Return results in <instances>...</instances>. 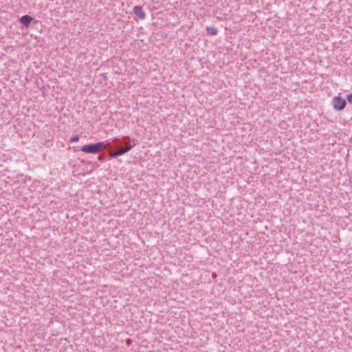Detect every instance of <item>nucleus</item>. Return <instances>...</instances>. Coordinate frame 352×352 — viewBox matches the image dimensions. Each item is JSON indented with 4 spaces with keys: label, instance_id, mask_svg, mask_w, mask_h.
<instances>
[{
    "label": "nucleus",
    "instance_id": "f257e3e1",
    "mask_svg": "<svg viewBox=\"0 0 352 352\" xmlns=\"http://www.w3.org/2000/svg\"><path fill=\"white\" fill-rule=\"evenodd\" d=\"M112 144L117 148V149L115 151H111L109 155L110 157L115 158L129 151L137 144V140L131 139L129 136H124L122 139H113Z\"/></svg>",
    "mask_w": 352,
    "mask_h": 352
},
{
    "label": "nucleus",
    "instance_id": "f03ea898",
    "mask_svg": "<svg viewBox=\"0 0 352 352\" xmlns=\"http://www.w3.org/2000/svg\"><path fill=\"white\" fill-rule=\"evenodd\" d=\"M103 147L109 150L112 149V146L110 143L104 144L103 142H98L96 144L84 145L80 148V150L84 153L96 154L100 152Z\"/></svg>",
    "mask_w": 352,
    "mask_h": 352
},
{
    "label": "nucleus",
    "instance_id": "7ed1b4c3",
    "mask_svg": "<svg viewBox=\"0 0 352 352\" xmlns=\"http://www.w3.org/2000/svg\"><path fill=\"white\" fill-rule=\"evenodd\" d=\"M346 100L340 96H335L332 100V105L334 109L342 111L346 107Z\"/></svg>",
    "mask_w": 352,
    "mask_h": 352
},
{
    "label": "nucleus",
    "instance_id": "20e7f679",
    "mask_svg": "<svg viewBox=\"0 0 352 352\" xmlns=\"http://www.w3.org/2000/svg\"><path fill=\"white\" fill-rule=\"evenodd\" d=\"M133 13L134 14L138 17L140 19H144L146 18V14L144 12L142 7L140 6H135L133 8Z\"/></svg>",
    "mask_w": 352,
    "mask_h": 352
},
{
    "label": "nucleus",
    "instance_id": "39448f33",
    "mask_svg": "<svg viewBox=\"0 0 352 352\" xmlns=\"http://www.w3.org/2000/svg\"><path fill=\"white\" fill-rule=\"evenodd\" d=\"M33 18L29 15H24L20 18V22L25 27H28Z\"/></svg>",
    "mask_w": 352,
    "mask_h": 352
},
{
    "label": "nucleus",
    "instance_id": "423d86ee",
    "mask_svg": "<svg viewBox=\"0 0 352 352\" xmlns=\"http://www.w3.org/2000/svg\"><path fill=\"white\" fill-rule=\"evenodd\" d=\"M206 30L208 34L212 35H217L218 32L217 29L213 26H208Z\"/></svg>",
    "mask_w": 352,
    "mask_h": 352
},
{
    "label": "nucleus",
    "instance_id": "0eeeda50",
    "mask_svg": "<svg viewBox=\"0 0 352 352\" xmlns=\"http://www.w3.org/2000/svg\"><path fill=\"white\" fill-rule=\"evenodd\" d=\"M80 138L78 135H75L70 139L71 142H78Z\"/></svg>",
    "mask_w": 352,
    "mask_h": 352
},
{
    "label": "nucleus",
    "instance_id": "6e6552de",
    "mask_svg": "<svg viewBox=\"0 0 352 352\" xmlns=\"http://www.w3.org/2000/svg\"><path fill=\"white\" fill-rule=\"evenodd\" d=\"M347 100L349 103L352 104V94L346 96Z\"/></svg>",
    "mask_w": 352,
    "mask_h": 352
},
{
    "label": "nucleus",
    "instance_id": "1a4fd4ad",
    "mask_svg": "<svg viewBox=\"0 0 352 352\" xmlns=\"http://www.w3.org/2000/svg\"><path fill=\"white\" fill-rule=\"evenodd\" d=\"M98 160L102 161L103 160V156L102 155H99L98 156Z\"/></svg>",
    "mask_w": 352,
    "mask_h": 352
},
{
    "label": "nucleus",
    "instance_id": "9d476101",
    "mask_svg": "<svg viewBox=\"0 0 352 352\" xmlns=\"http://www.w3.org/2000/svg\"><path fill=\"white\" fill-rule=\"evenodd\" d=\"M126 343H127L128 344H129L131 343V340H130V339H127V340H126Z\"/></svg>",
    "mask_w": 352,
    "mask_h": 352
}]
</instances>
